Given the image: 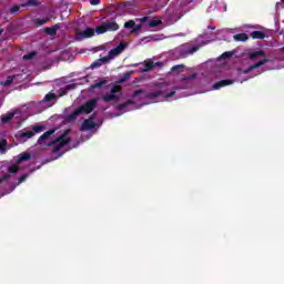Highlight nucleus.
<instances>
[{"mask_svg": "<svg viewBox=\"0 0 284 284\" xmlns=\"http://www.w3.org/2000/svg\"><path fill=\"white\" fill-rule=\"evenodd\" d=\"M199 79V73H193L192 75L182 78L180 85H174L172 83L164 82L160 85L159 90L148 93L143 90H138L133 94V101L129 100L123 104L116 106L118 114L115 116H121L125 112H130L132 103H139V101H146V103H161L162 101H172L173 99H179L176 97V90H187L189 88H194Z\"/></svg>", "mask_w": 284, "mask_h": 284, "instance_id": "nucleus-1", "label": "nucleus"}, {"mask_svg": "<svg viewBox=\"0 0 284 284\" xmlns=\"http://www.w3.org/2000/svg\"><path fill=\"white\" fill-rule=\"evenodd\" d=\"M55 132L57 129L44 132L38 139V145L42 149L53 148L52 152L53 154H58V156L65 154V152L72 150V148H77V145L70 146V130H65L62 134L54 138Z\"/></svg>", "mask_w": 284, "mask_h": 284, "instance_id": "nucleus-2", "label": "nucleus"}, {"mask_svg": "<svg viewBox=\"0 0 284 284\" xmlns=\"http://www.w3.org/2000/svg\"><path fill=\"white\" fill-rule=\"evenodd\" d=\"M248 60L245 64L239 69L237 74H248V78L258 77L263 72V65L270 63V60L265 59V51L255 50L247 54Z\"/></svg>", "mask_w": 284, "mask_h": 284, "instance_id": "nucleus-3", "label": "nucleus"}, {"mask_svg": "<svg viewBox=\"0 0 284 284\" xmlns=\"http://www.w3.org/2000/svg\"><path fill=\"white\" fill-rule=\"evenodd\" d=\"M121 99H123V90L119 84L108 87L100 94V101H103V103H108L109 105H115Z\"/></svg>", "mask_w": 284, "mask_h": 284, "instance_id": "nucleus-4", "label": "nucleus"}, {"mask_svg": "<svg viewBox=\"0 0 284 284\" xmlns=\"http://www.w3.org/2000/svg\"><path fill=\"white\" fill-rule=\"evenodd\" d=\"M197 43L199 44H193V43H184L180 47H178L174 50V55L178 59H181L183 57H187V54H194V52H199L203 45H207V43H212V40H204L203 37L197 38Z\"/></svg>", "mask_w": 284, "mask_h": 284, "instance_id": "nucleus-5", "label": "nucleus"}, {"mask_svg": "<svg viewBox=\"0 0 284 284\" xmlns=\"http://www.w3.org/2000/svg\"><path fill=\"white\" fill-rule=\"evenodd\" d=\"M26 161H30V153H21L18 155L17 162L10 165L7 170V173L0 178V183H6V181H10L11 176H14L19 170H23V163Z\"/></svg>", "mask_w": 284, "mask_h": 284, "instance_id": "nucleus-6", "label": "nucleus"}, {"mask_svg": "<svg viewBox=\"0 0 284 284\" xmlns=\"http://www.w3.org/2000/svg\"><path fill=\"white\" fill-rule=\"evenodd\" d=\"M97 108V99L88 101L84 105L80 106L72 114L68 116L69 121H74L77 116H81V114H90L92 110Z\"/></svg>", "mask_w": 284, "mask_h": 284, "instance_id": "nucleus-7", "label": "nucleus"}, {"mask_svg": "<svg viewBox=\"0 0 284 284\" xmlns=\"http://www.w3.org/2000/svg\"><path fill=\"white\" fill-rule=\"evenodd\" d=\"M119 30V24L114 20H109L103 22L102 26L95 28L98 34H105V32H116Z\"/></svg>", "mask_w": 284, "mask_h": 284, "instance_id": "nucleus-8", "label": "nucleus"}, {"mask_svg": "<svg viewBox=\"0 0 284 284\" xmlns=\"http://www.w3.org/2000/svg\"><path fill=\"white\" fill-rule=\"evenodd\" d=\"M16 121V123H21V121H26L28 116L23 115V113L19 110L11 111L4 115H2V123H9L10 121Z\"/></svg>", "mask_w": 284, "mask_h": 284, "instance_id": "nucleus-9", "label": "nucleus"}, {"mask_svg": "<svg viewBox=\"0 0 284 284\" xmlns=\"http://www.w3.org/2000/svg\"><path fill=\"white\" fill-rule=\"evenodd\" d=\"M128 48V43L126 42H121L118 47L111 49L108 53V55H105L106 61H114V59H116V57L123 54V51Z\"/></svg>", "mask_w": 284, "mask_h": 284, "instance_id": "nucleus-10", "label": "nucleus"}, {"mask_svg": "<svg viewBox=\"0 0 284 284\" xmlns=\"http://www.w3.org/2000/svg\"><path fill=\"white\" fill-rule=\"evenodd\" d=\"M39 132H43V126L36 125L31 131L19 133L18 136H19L20 143H23L26 139H32V136H34V134H39Z\"/></svg>", "mask_w": 284, "mask_h": 284, "instance_id": "nucleus-11", "label": "nucleus"}, {"mask_svg": "<svg viewBox=\"0 0 284 284\" xmlns=\"http://www.w3.org/2000/svg\"><path fill=\"white\" fill-rule=\"evenodd\" d=\"M90 37H94V29L92 28H87L84 31H75V39L78 41H81V39H90Z\"/></svg>", "mask_w": 284, "mask_h": 284, "instance_id": "nucleus-12", "label": "nucleus"}, {"mask_svg": "<svg viewBox=\"0 0 284 284\" xmlns=\"http://www.w3.org/2000/svg\"><path fill=\"white\" fill-rule=\"evenodd\" d=\"M100 124L101 122L95 121L94 116H92L88 120H84V122L81 125V130L82 131L94 130V128H97V125H100Z\"/></svg>", "mask_w": 284, "mask_h": 284, "instance_id": "nucleus-13", "label": "nucleus"}, {"mask_svg": "<svg viewBox=\"0 0 284 284\" xmlns=\"http://www.w3.org/2000/svg\"><path fill=\"white\" fill-rule=\"evenodd\" d=\"M179 14H180L179 10H174L173 8L168 9L165 12V17H168L169 21H171L172 23H174V21H179V19H181V16H179Z\"/></svg>", "mask_w": 284, "mask_h": 284, "instance_id": "nucleus-14", "label": "nucleus"}, {"mask_svg": "<svg viewBox=\"0 0 284 284\" xmlns=\"http://www.w3.org/2000/svg\"><path fill=\"white\" fill-rule=\"evenodd\" d=\"M138 65H141L139 72H148V71L152 70V68H154V62L146 61V62L140 63V64L139 63L131 64L130 67L138 68Z\"/></svg>", "mask_w": 284, "mask_h": 284, "instance_id": "nucleus-15", "label": "nucleus"}, {"mask_svg": "<svg viewBox=\"0 0 284 284\" xmlns=\"http://www.w3.org/2000/svg\"><path fill=\"white\" fill-rule=\"evenodd\" d=\"M124 28H126V30H131V32L134 33V32H139V30L143 28V24L141 23L136 24V22L131 20L124 23Z\"/></svg>", "mask_w": 284, "mask_h": 284, "instance_id": "nucleus-16", "label": "nucleus"}, {"mask_svg": "<svg viewBox=\"0 0 284 284\" xmlns=\"http://www.w3.org/2000/svg\"><path fill=\"white\" fill-rule=\"evenodd\" d=\"M232 83H234V80H223L213 84L212 90H221V88H225V85H232Z\"/></svg>", "mask_w": 284, "mask_h": 284, "instance_id": "nucleus-17", "label": "nucleus"}, {"mask_svg": "<svg viewBox=\"0 0 284 284\" xmlns=\"http://www.w3.org/2000/svg\"><path fill=\"white\" fill-rule=\"evenodd\" d=\"M108 63H110V62L108 61V59L105 57H103V58H100V59L95 60L91 64V68H92V70H94V68H101V65H105Z\"/></svg>", "mask_w": 284, "mask_h": 284, "instance_id": "nucleus-18", "label": "nucleus"}, {"mask_svg": "<svg viewBox=\"0 0 284 284\" xmlns=\"http://www.w3.org/2000/svg\"><path fill=\"white\" fill-rule=\"evenodd\" d=\"M185 65L183 64H178L172 67L171 69V74H181V72H185Z\"/></svg>", "mask_w": 284, "mask_h": 284, "instance_id": "nucleus-19", "label": "nucleus"}, {"mask_svg": "<svg viewBox=\"0 0 284 284\" xmlns=\"http://www.w3.org/2000/svg\"><path fill=\"white\" fill-rule=\"evenodd\" d=\"M105 84H108V80L105 79L95 80L94 83L91 85V90H94L95 88H103V85Z\"/></svg>", "mask_w": 284, "mask_h": 284, "instance_id": "nucleus-20", "label": "nucleus"}, {"mask_svg": "<svg viewBox=\"0 0 284 284\" xmlns=\"http://www.w3.org/2000/svg\"><path fill=\"white\" fill-rule=\"evenodd\" d=\"M77 85H81V83H71L65 85L62 90V93H60V97H63V94H65V92H70V90H74V88H77Z\"/></svg>", "mask_w": 284, "mask_h": 284, "instance_id": "nucleus-21", "label": "nucleus"}, {"mask_svg": "<svg viewBox=\"0 0 284 284\" xmlns=\"http://www.w3.org/2000/svg\"><path fill=\"white\" fill-rule=\"evenodd\" d=\"M163 21H161L160 18H153L152 20L149 21V28H159Z\"/></svg>", "mask_w": 284, "mask_h": 284, "instance_id": "nucleus-22", "label": "nucleus"}, {"mask_svg": "<svg viewBox=\"0 0 284 284\" xmlns=\"http://www.w3.org/2000/svg\"><path fill=\"white\" fill-rule=\"evenodd\" d=\"M233 39L234 41H247L250 37H247V34L245 33H240V34H235Z\"/></svg>", "mask_w": 284, "mask_h": 284, "instance_id": "nucleus-23", "label": "nucleus"}, {"mask_svg": "<svg viewBox=\"0 0 284 284\" xmlns=\"http://www.w3.org/2000/svg\"><path fill=\"white\" fill-rule=\"evenodd\" d=\"M57 30H59V26L47 28V29H44V32L47 34L53 36V34H57Z\"/></svg>", "mask_w": 284, "mask_h": 284, "instance_id": "nucleus-24", "label": "nucleus"}, {"mask_svg": "<svg viewBox=\"0 0 284 284\" xmlns=\"http://www.w3.org/2000/svg\"><path fill=\"white\" fill-rule=\"evenodd\" d=\"M252 39H263L265 37V34L261 31H253L251 33Z\"/></svg>", "mask_w": 284, "mask_h": 284, "instance_id": "nucleus-25", "label": "nucleus"}, {"mask_svg": "<svg viewBox=\"0 0 284 284\" xmlns=\"http://www.w3.org/2000/svg\"><path fill=\"white\" fill-rule=\"evenodd\" d=\"M194 0H176V4L181 8H185V6H189V3H192Z\"/></svg>", "mask_w": 284, "mask_h": 284, "instance_id": "nucleus-26", "label": "nucleus"}, {"mask_svg": "<svg viewBox=\"0 0 284 284\" xmlns=\"http://www.w3.org/2000/svg\"><path fill=\"white\" fill-rule=\"evenodd\" d=\"M14 81V77H8L6 81L1 82V85H10Z\"/></svg>", "mask_w": 284, "mask_h": 284, "instance_id": "nucleus-27", "label": "nucleus"}, {"mask_svg": "<svg viewBox=\"0 0 284 284\" xmlns=\"http://www.w3.org/2000/svg\"><path fill=\"white\" fill-rule=\"evenodd\" d=\"M48 23V19H37L36 20V26H43Z\"/></svg>", "mask_w": 284, "mask_h": 284, "instance_id": "nucleus-28", "label": "nucleus"}, {"mask_svg": "<svg viewBox=\"0 0 284 284\" xmlns=\"http://www.w3.org/2000/svg\"><path fill=\"white\" fill-rule=\"evenodd\" d=\"M52 99H57V95L52 94V93H49L44 97V100L45 102L48 101H52Z\"/></svg>", "mask_w": 284, "mask_h": 284, "instance_id": "nucleus-29", "label": "nucleus"}, {"mask_svg": "<svg viewBox=\"0 0 284 284\" xmlns=\"http://www.w3.org/2000/svg\"><path fill=\"white\" fill-rule=\"evenodd\" d=\"M36 54H37L36 52L28 53V54L23 55V59H24V61H28V60H30V59H33V57H34Z\"/></svg>", "mask_w": 284, "mask_h": 284, "instance_id": "nucleus-30", "label": "nucleus"}, {"mask_svg": "<svg viewBox=\"0 0 284 284\" xmlns=\"http://www.w3.org/2000/svg\"><path fill=\"white\" fill-rule=\"evenodd\" d=\"M36 54H37L36 52L28 53V54L23 55V59H24V61H28V60H30V59H33V57H34Z\"/></svg>", "mask_w": 284, "mask_h": 284, "instance_id": "nucleus-31", "label": "nucleus"}, {"mask_svg": "<svg viewBox=\"0 0 284 284\" xmlns=\"http://www.w3.org/2000/svg\"><path fill=\"white\" fill-rule=\"evenodd\" d=\"M91 6H99L101 0H90Z\"/></svg>", "mask_w": 284, "mask_h": 284, "instance_id": "nucleus-32", "label": "nucleus"}, {"mask_svg": "<svg viewBox=\"0 0 284 284\" xmlns=\"http://www.w3.org/2000/svg\"><path fill=\"white\" fill-rule=\"evenodd\" d=\"M229 57H232V53L225 52L222 54V59H229Z\"/></svg>", "mask_w": 284, "mask_h": 284, "instance_id": "nucleus-33", "label": "nucleus"}, {"mask_svg": "<svg viewBox=\"0 0 284 284\" xmlns=\"http://www.w3.org/2000/svg\"><path fill=\"white\" fill-rule=\"evenodd\" d=\"M11 12L12 13L19 12V6H16V7L11 8Z\"/></svg>", "mask_w": 284, "mask_h": 284, "instance_id": "nucleus-34", "label": "nucleus"}, {"mask_svg": "<svg viewBox=\"0 0 284 284\" xmlns=\"http://www.w3.org/2000/svg\"><path fill=\"white\" fill-rule=\"evenodd\" d=\"M131 74H134V71L126 72V73L124 74L125 79H130V75H131Z\"/></svg>", "mask_w": 284, "mask_h": 284, "instance_id": "nucleus-35", "label": "nucleus"}, {"mask_svg": "<svg viewBox=\"0 0 284 284\" xmlns=\"http://www.w3.org/2000/svg\"><path fill=\"white\" fill-rule=\"evenodd\" d=\"M6 143H7L6 140L0 141V150L1 148H4Z\"/></svg>", "mask_w": 284, "mask_h": 284, "instance_id": "nucleus-36", "label": "nucleus"}, {"mask_svg": "<svg viewBox=\"0 0 284 284\" xmlns=\"http://www.w3.org/2000/svg\"><path fill=\"white\" fill-rule=\"evenodd\" d=\"M23 181H26V175L20 178L19 183H23Z\"/></svg>", "mask_w": 284, "mask_h": 284, "instance_id": "nucleus-37", "label": "nucleus"}, {"mask_svg": "<svg viewBox=\"0 0 284 284\" xmlns=\"http://www.w3.org/2000/svg\"><path fill=\"white\" fill-rule=\"evenodd\" d=\"M224 12H227V6H224Z\"/></svg>", "mask_w": 284, "mask_h": 284, "instance_id": "nucleus-38", "label": "nucleus"}, {"mask_svg": "<svg viewBox=\"0 0 284 284\" xmlns=\"http://www.w3.org/2000/svg\"><path fill=\"white\" fill-rule=\"evenodd\" d=\"M34 2L31 0V1H29V6H32Z\"/></svg>", "mask_w": 284, "mask_h": 284, "instance_id": "nucleus-39", "label": "nucleus"}, {"mask_svg": "<svg viewBox=\"0 0 284 284\" xmlns=\"http://www.w3.org/2000/svg\"><path fill=\"white\" fill-rule=\"evenodd\" d=\"M270 70H274L275 68L274 67H271V68H268Z\"/></svg>", "mask_w": 284, "mask_h": 284, "instance_id": "nucleus-40", "label": "nucleus"}, {"mask_svg": "<svg viewBox=\"0 0 284 284\" xmlns=\"http://www.w3.org/2000/svg\"><path fill=\"white\" fill-rule=\"evenodd\" d=\"M237 81H241V83H243L244 80L237 79Z\"/></svg>", "mask_w": 284, "mask_h": 284, "instance_id": "nucleus-41", "label": "nucleus"}, {"mask_svg": "<svg viewBox=\"0 0 284 284\" xmlns=\"http://www.w3.org/2000/svg\"><path fill=\"white\" fill-rule=\"evenodd\" d=\"M84 81H88V78H83Z\"/></svg>", "mask_w": 284, "mask_h": 284, "instance_id": "nucleus-42", "label": "nucleus"}, {"mask_svg": "<svg viewBox=\"0 0 284 284\" xmlns=\"http://www.w3.org/2000/svg\"><path fill=\"white\" fill-rule=\"evenodd\" d=\"M3 32V30H0V34Z\"/></svg>", "mask_w": 284, "mask_h": 284, "instance_id": "nucleus-43", "label": "nucleus"}, {"mask_svg": "<svg viewBox=\"0 0 284 284\" xmlns=\"http://www.w3.org/2000/svg\"><path fill=\"white\" fill-rule=\"evenodd\" d=\"M283 1V3H284V0H282Z\"/></svg>", "mask_w": 284, "mask_h": 284, "instance_id": "nucleus-44", "label": "nucleus"}]
</instances>
